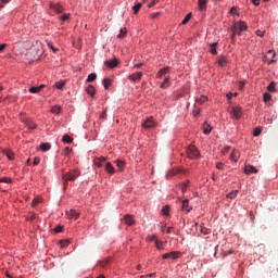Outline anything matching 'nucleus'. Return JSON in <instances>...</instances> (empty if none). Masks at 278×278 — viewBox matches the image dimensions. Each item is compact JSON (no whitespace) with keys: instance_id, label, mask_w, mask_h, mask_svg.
<instances>
[{"instance_id":"1","label":"nucleus","mask_w":278,"mask_h":278,"mask_svg":"<svg viewBox=\"0 0 278 278\" xmlns=\"http://www.w3.org/2000/svg\"><path fill=\"white\" fill-rule=\"evenodd\" d=\"M245 29H247V23H244L243 21H240L239 23L233 24V26L231 27L232 42H236V36H240V34H242Z\"/></svg>"},{"instance_id":"54","label":"nucleus","mask_w":278,"mask_h":278,"mask_svg":"<svg viewBox=\"0 0 278 278\" xmlns=\"http://www.w3.org/2000/svg\"><path fill=\"white\" fill-rule=\"evenodd\" d=\"M0 184H10V178H0Z\"/></svg>"},{"instance_id":"57","label":"nucleus","mask_w":278,"mask_h":278,"mask_svg":"<svg viewBox=\"0 0 278 278\" xmlns=\"http://www.w3.org/2000/svg\"><path fill=\"white\" fill-rule=\"evenodd\" d=\"M187 188H188V182L182 184V186H181L182 192H186Z\"/></svg>"},{"instance_id":"37","label":"nucleus","mask_w":278,"mask_h":278,"mask_svg":"<svg viewBox=\"0 0 278 278\" xmlns=\"http://www.w3.org/2000/svg\"><path fill=\"white\" fill-rule=\"evenodd\" d=\"M140 8H142V3H137L136 5H134V14H138V12H140Z\"/></svg>"},{"instance_id":"11","label":"nucleus","mask_w":278,"mask_h":278,"mask_svg":"<svg viewBox=\"0 0 278 278\" xmlns=\"http://www.w3.org/2000/svg\"><path fill=\"white\" fill-rule=\"evenodd\" d=\"M50 8H51V10H54V11L58 12L59 14L64 10L63 7H62V4H60V3H53V2L50 3Z\"/></svg>"},{"instance_id":"50","label":"nucleus","mask_w":278,"mask_h":278,"mask_svg":"<svg viewBox=\"0 0 278 278\" xmlns=\"http://www.w3.org/2000/svg\"><path fill=\"white\" fill-rule=\"evenodd\" d=\"M110 264V261H102L100 262L101 268H105Z\"/></svg>"},{"instance_id":"56","label":"nucleus","mask_w":278,"mask_h":278,"mask_svg":"<svg viewBox=\"0 0 278 278\" xmlns=\"http://www.w3.org/2000/svg\"><path fill=\"white\" fill-rule=\"evenodd\" d=\"M256 36H260V38H263L264 30H256Z\"/></svg>"},{"instance_id":"58","label":"nucleus","mask_w":278,"mask_h":278,"mask_svg":"<svg viewBox=\"0 0 278 278\" xmlns=\"http://www.w3.org/2000/svg\"><path fill=\"white\" fill-rule=\"evenodd\" d=\"M71 242L68 241H61V247H68Z\"/></svg>"},{"instance_id":"27","label":"nucleus","mask_w":278,"mask_h":278,"mask_svg":"<svg viewBox=\"0 0 278 278\" xmlns=\"http://www.w3.org/2000/svg\"><path fill=\"white\" fill-rule=\"evenodd\" d=\"M115 164H116L117 168H119V170H124V168H125V161L116 160Z\"/></svg>"},{"instance_id":"42","label":"nucleus","mask_w":278,"mask_h":278,"mask_svg":"<svg viewBox=\"0 0 278 278\" xmlns=\"http://www.w3.org/2000/svg\"><path fill=\"white\" fill-rule=\"evenodd\" d=\"M181 173H184V169H175L174 172H170V173L168 174V176H169V177H173V175H179V174H181Z\"/></svg>"},{"instance_id":"44","label":"nucleus","mask_w":278,"mask_h":278,"mask_svg":"<svg viewBox=\"0 0 278 278\" xmlns=\"http://www.w3.org/2000/svg\"><path fill=\"white\" fill-rule=\"evenodd\" d=\"M205 101H207V97L205 96H202L201 98L197 99V103H200V104L205 103Z\"/></svg>"},{"instance_id":"29","label":"nucleus","mask_w":278,"mask_h":278,"mask_svg":"<svg viewBox=\"0 0 278 278\" xmlns=\"http://www.w3.org/2000/svg\"><path fill=\"white\" fill-rule=\"evenodd\" d=\"M61 112H62V106L60 105L52 106L51 109L52 114H60Z\"/></svg>"},{"instance_id":"47","label":"nucleus","mask_w":278,"mask_h":278,"mask_svg":"<svg viewBox=\"0 0 278 278\" xmlns=\"http://www.w3.org/2000/svg\"><path fill=\"white\" fill-rule=\"evenodd\" d=\"M263 99L266 102V101H270V99H273V97L270 96V93H264Z\"/></svg>"},{"instance_id":"52","label":"nucleus","mask_w":278,"mask_h":278,"mask_svg":"<svg viewBox=\"0 0 278 278\" xmlns=\"http://www.w3.org/2000/svg\"><path fill=\"white\" fill-rule=\"evenodd\" d=\"M68 18H71V14H63L61 16V20L64 22V21H68Z\"/></svg>"},{"instance_id":"46","label":"nucleus","mask_w":278,"mask_h":278,"mask_svg":"<svg viewBox=\"0 0 278 278\" xmlns=\"http://www.w3.org/2000/svg\"><path fill=\"white\" fill-rule=\"evenodd\" d=\"M244 86H247V81L240 80L239 85H238L239 90H242L244 88Z\"/></svg>"},{"instance_id":"24","label":"nucleus","mask_w":278,"mask_h":278,"mask_svg":"<svg viewBox=\"0 0 278 278\" xmlns=\"http://www.w3.org/2000/svg\"><path fill=\"white\" fill-rule=\"evenodd\" d=\"M25 125L28 127V129H36V127H37L36 123H34V121H31V119H27L25 122Z\"/></svg>"},{"instance_id":"35","label":"nucleus","mask_w":278,"mask_h":278,"mask_svg":"<svg viewBox=\"0 0 278 278\" xmlns=\"http://www.w3.org/2000/svg\"><path fill=\"white\" fill-rule=\"evenodd\" d=\"M40 149H41V151H49L51 149V144L50 143H41Z\"/></svg>"},{"instance_id":"7","label":"nucleus","mask_w":278,"mask_h":278,"mask_svg":"<svg viewBox=\"0 0 278 278\" xmlns=\"http://www.w3.org/2000/svg\"><path fill=\"white\" fill-rule=\"evenodd\" d=\"M244 173H245V175H252V174L260 173V170L257 168H255V166H253V165H245Z\"/></svg>"},{"instance_id":"20","label":"nucleus","mask_w":278,"mask_h":278,"mask_svg":"<svg viewBox=\"0 0 278 278\" xmlns=\"http://www.w3.org/2000/svg\"><path fill=\"white\" fill-rule=\"evenodd\" d=\"M170 77L165 76L164 81L161 84L160 88L166 89L170 86Z\"/></svg>"},{"instance_id":"5","label":"nucleus","mask_w":278,"mask_h":278,"mask_svg":"<svg viewBox=\"0 0 278 278\" xmlns=\"http://www.w3.org/2000/svg\"><path fill=\"white\" fill-rule=\"evenodd\" d=\"M163 260H179L181 257V252L172 251L162 255Z\"/></svg>"},{"instance_id":"43","label":"nucleus","mask_w":278,"mask_h":278,"mask_svg":"<svg viewBox=\"0 0 278 278\" xmlns=\"http://www.w3.org/2000/svg\"><path fill=\"white\" fill-rule=\"evenodd\" d=\"M260 134H262V128L261 127L255 128L254 131H253V136L255 138H257V136H260Z\"/></svg>"},{"instance_id":"13","label":"nucleus","mask_w":278,"mask_h":278,"mask_svg":"<svg viewBox=\"0 0 278 278\" xmlns=\"http://www.w3.org/2000/svg\"><path fill=\"white\" fill-rule=\"evenodd\" d=\"M67 216L68 218H73L74 220H77L79 218V213H77V211L75 210H71L70 212H67Z\"/></svg>"},{"instance_id":"55","label":"nucleus","mask_w":278,"mask_h":278,"mask_svg":"<svg viewBox=\"0 0 278 278\" xmlns=\"http://www.w3.org/2000/svg\"><path fill=\"white\" fill-rule=\"evenodd\" d=\"M155 240H157V236L153 235L149 237V242H155Z\"/></svg>"},{"instance_id":"16","label":"nucleus","mask_w":278,"mask_h":278,"mask_svg":"<svg viewBox=\"0 0 278 278\" xmlns=\"http://www.w3.org/2000/svg\"><path fill=\"white\" fill-rule=\"evenodd\" d=\"M169 71V67H164L162 70H160L156 74V77H159V79H162V77H164Z\"/></svg>"},{"instance_id":"59","label":"nucleus","mask_w":278,"mask_h":278,"mask_svg":"<svg viewBox=\"0 0 278 278\" xmlns=\"http://www.w3.org/2000/svg\"><path fill=\"white\" fill-rule=\"evenodd\" d=\"M226 97H227L228 101H231V99H233V93L229 92V93H227Z\"/></svg>"},{"instance_id":"26","label":"nucleus","mask_w":278,"mask_h":278,"mask_svg":"<svg viewBox=\"0 0 278 278\" xmlns=\"http://www.w3.org/2000/svg\"><path fill=\"white\" fill-rule=\"evenodd\" d=\"M102 84H103L104 89L109 90L110 86H112V80L110 78H104Z\"/></svg>"},{"instance_id":"22","label":"nucleus","mask_w":278,"mask_h":278,"mask_svg":"<svg viewBox=\"0 0 278 278\" xmlns=\"http://www.w3.org/2000/svg\"><path fill=\"white\" fill-rule=\"evenodd\" d=\"M3 155H7L8 160H14V152L11 150H2Z\"/></svg>"},{"instance_id":"9","label":"nucleus","mask_w":278,"mask_h":278,"mask_svg":"<svg viewBox=\"0 0 278 278\" xmlns=\"http://www.w3.org/2000/svg\"><path fill=\"white\" fill-rule=\"evenodd\" d=\"M128 79L130 81H140V79H142V72H137V73L130 74L128 76Z\"/></svg>"},{"instance_id":"18","label":"nucleus","mask_w":278,"mask_h":278,"mask_svg":"<svg viewBox=\"0 0 278 278\" xmlns=\"http://www.w3.org/2000/svg\"><path fill=\"white\" fill-rule=\"evenodd\" d=\"M86 92H87V94H89L90 97H94V93L97 92V89H94V86L89 85V86L86 88Z\"/></svg>"},{"instance_id":"60","label":"nucleus","mask_w":278,"mask_h":278,"mask_svg":"<svg viewBox=\"0 0 278 278\" xmlns=\"http://www.w3.org/2000/svg\"><path fill=\"white\" fill-rule=\"evenodd\" d=\"M223 166H224V165H223V163H220V162L216 164V168H218V170H223Z\"/></svg>"},{"instance_id":"21","label":"nucleus","mask_w":278,"mask_h":278,"mask_svg":"<svg viewBox=\"0 0 278 278\" xmlns=\"http://www.w3.org/2000/svg\"><path fill=\"white\" fill-rule=\"evenodd\" d=\"M105 157L104 156H101V157H98L94 160V164L96 166H98V168H101V166H103V162H105Z\"/></svg>"},{"instance_id":"17","label":"nucleus","mask_w":278,"mask_h":278,"mask_svg":"<svg viewBox=\"0 0 278 278\" xmlns=\"http://www.w3.org/2000/svg\"><path fill=\"white\" fill-rule=\"evenodd\" d=\"M198 4L201 12L207 10V0H199Z\"/></svg>"},{"instance_id":"30","label":"nucleus","mask_w":278,"mask_h":278,"mask_svg":"<svg viewBox=\"0 0 278 278\" xmlns=\"http://www.w3.org/2000/svg\"><path fill=\"white\" fill-rule=\"evenodd\" d=\"M155 247L157 251H164V242L155 240Z\"/></svg>"},{"instance_id":"62","label":"nucleus","mask_w":278,"mask_h":278,"mask_svg":"<svg viewBox=\"0 0 278 278\" xmlns=\"http://www.w3.org/2000/svg\"><path fill=\"white\" fill-rule=\"evenodd\" d=\"M38 203H40V200L35 199V200L33 201V207H36V205H38Z\"/></svg>"},{"instance_id":"51","label":"nucleus","mask_w":278,"mask_h":278,"mask_svg":"<svg viewBox=\"0 0 278 278\" xmlns=\"http://www.w3.org/2000/svg\"><path fill=\"white\" fill-rule=\"evenodd\" d=\"M38 164H40V157L36 156V157L34 159L33 165H34V166H38Z\"/></svg>"},{"instance_id":"40","label":"nucleus","mask_w":278,"mask_h":278,"mask_svg":"<svg viewBox=\"0 0 278 278\" xmlns=\"http://www.w3.org/2000/svg\"><path fill=\"white\" fill-rule=\"evenodd\" d=\"M28 92H30L31 94H36V93L40 92V89H39V87H30L28 89Z\"/></svg>"},{"instance_id":"2","label":"nucleus","mask_w":278,"mask_h":278,"mask_svg":"<svg viewBox=\"0 0 278 278\" xmlns=\"http://www.w3.org/2000/svg\"><path fill=\"white\" fill-rule=\"evenodd\" d=\"M187 156L189 157V160H199V157H201V153L199 152L197 147L189 146L187 148Z\"/></svg>"},{"instance_id":"8","label":"nucleus","mask_w":278,"mask_h":278,"mask_svg":"<svg viewBox=\"0 0 278 278\" xmlns=\"http://www.w3.org/2000/svg\"><path fill=\"white\" fill-rule=\"evenodd\" d=\"M124 223L125 225H128V227H131L132 225H136V219L134 218L132 215H125Z\"/></svg>"},{"instance_id":"10","label":"nucleus","mask_w":278,"mask_h":278,"mask_svg":"<svg viewBox=\"0 0 278 278\" xmlns=\"http://www.w3.org/2000/svg\"><path fill=\"white\" fill-rule=\"evenodd\" d=\"M104 64L105 66H109V68H116V66H118V61L116 59L108 60Z\"/></svg>"},{"instance_id":"63","label":"nucleus","mask_w":278,"mask_h":278,"mask_svg":"<svg viewBox=\"0 0 278 278\" xmlns=\"http://www.w3.org/2000/svg\"><path fill=\"white\" fill-rule=\"evenodd\" d=\"M5 47H8V45H7V43H2V45H0V52H1V51H3V49H5Z\"/></svg>"},{"instance_id":"38","label":"nucleus","mask_w":278,"mask_h":278,"mask_svg":"<svg viewBox=\"0 0 278 278\" xmlns=\"http://www.w3.org/2000/svg\"><path fill=\"white\" fill-rule=\"evenodd\" d=\"M219 66H226L227 65V59L225 56H220L218 60Z\"/></svg>"},{"instance_id":"34","label":"nucleus","mask_w":278,"mask_h":278,"mask_svg":"<svg viewBox=\"0 0 278 278\" xmlns=\"http://www.w3.org/2000/svg\"><path fill=\"white\" fill-rule=\"evenodd\" d=\"M238 190L231 191L227 194V199H236L238 197Z\"/></svg>"},{"instance_id":"12","label":"nucleus","mask_w":278,"mask_h":278,"mask_svg":"<svg viewBox=\"0 0 278 278\" xmlns=\"http://www.w3.org/2000/svg\"><path fill=\"white\" fill-rule=\"evenodd\" d=\"M105 170H106V173H109V175H114V173H116L114 165H112V163H110V162L106 163Z\"/></svg>"},{"instance_id":"14","label":"nucleus","mask_w":278,"mask_h":278,"mask_svg":"<svg viewBox=\"0 0 278 278\" xmlns=\"http://www.w3.org/2000/svg\"><path fill=\"white\" fill-rule=\"evenodd\" d=\"M239 159H240V152H238V150H233L230 154L231 162H238Z\"/></svg>"},{"instance_id":"23","label":"nucleus","mask_w":278,"mask_h":278,"mask_svg":"<svg viewBox=\"0 0 278 278\" xmlns=\"http://www.w3.org/2000/svg\"><path fill=\"white\" fill-rule=\"evenodd\" d=\"M200 231L203 233V236H210V233H212V231L207 229L203 224L200 225Z\"/></svg>"},{"instance_id":"49","label":"nucleus","mask_w":278,"mask_h":278,"mask_svg":"<svg viewBox=\"0 0 278 278\" xmlns=\"http://www.w3.org/2000/svg\"><path fill=\"white\" fill-rule=\"evenodd\" d=\"M267 88H268L269 92H275V83H270Z\"/></svg>"},{"instance_id":"53","label":"nucleus","mask_w":278,"mask_h":278,"mask_svg":"<svg viewBox=\"0 0 278 278\" xmlns=\"http://www.w3.org/2000/svg\"><path fill=\"white\" fill-rule=\"evenodd\" d=\"M160 3V0H153L152 2L149 3V8H153L154 5H157Z\"/></svg>"},{"instance_id":"36","label":"nucleus","mask_w":278,"mask_h":278,"mask_svg":"<svg viewBox=\"0 0 278 278\" xmlns=\"http://www.w3.org/2000/svg\"><path fill=\"white\" fill-rule=\"evenodd\" d=\"M125 36H127V28H121L117 38H124Z\"/></svg>"},{"instance_id":"6","label":"nucleus","mask_w":278,"mask_h":278,"mask_svg":"<svg viewBox=\"0 0 278 278\" xmlns=\"http://www.w3.org/2000/svg\"><path fill=\"white\" fill-rule=\"evenodd\" d=\"M230 114L236 118V121H240L242 118V108L232 106Z\"/></svg>"},{"instance_id":"41","label":"nucleus","mask_w":278,"mask_h":278,"mask_svg":"<svg viewBox=\"0 0 278 278\" xmlns=\"http://www.w3.org/2000/svg\"><path fill=\"white\" fill-rule=\"evenodd\" d=\"M53 231L55 233H62V231H64V226H56L54 227Z\"/></svg>"},{"instance_id":"61","label":"nucleus","mask_w":278,"mask_h":278,"mask_svg":"<svg viewBox=\"0 0 278 278\" xmlns=\"http://www.w3.org/2000/svg\"><path fill=\"white\" fill-rule=\"evenodd\" d=\"M236 12H238V9L236 7H232L230 9V14H236Z\"/></svg>"},{"instance_id":"28","label":"nucleus","mask_w":278,"mask_h":278,"mask_svg":"<svg viewBox=\"0 0 278 278\" xmlns=\"http://www.w3.org/2000/svg\"><path fill=\"white\" fill-rule=\"evenodd\" d=\"M62 141L65 143V144H71V142H73V138L68 135H64L63 138H62Z\"/></svg>"},{"instance_id":"45","label":"nucleus","mask_w":278,"mask_h":278,"mask_svg":"<svg viewBox=\"0 0 278 278\" xmlns=\"http://www.w3.org/2000/svg\"><path fill=\"white\" fill-rule=\"evenodd\" d=\"M169 212H170V208L168 206H164L162 210V213L164 214V216H168Z\"/></svg>"},{"instance_id":"4","label":"nucleus","mask_w":278,"mask_h":278,"mask_svg":"<svg viewBox=\"0 0 278 278\" xmlns=\"http://www.w3.org/2000/svg\"><path fill=\"white\" fill-rule=\"evenodd\" d=\"M141 126L143 129H153L157 127V122L153 117H148L141 123Z\"/></svg>"},{"instance_id":"31","label":"nucleus","mask_w":278,"mask_h":278,"mask_svg":"<svg viewBox=\"0 0 278 278\" xmlns=\"http://www.w3.org/2000/svg\"><path fill=\"white\" fill-rule=\"evenodd\" d=\"M64 86H66V83L64 80H60V81L55 83V88H58V90H62V88H64Z\"/></svg>"},{"instance_id":"3","label":"nucleus","mask_w":278,"mask_h":278,"mask_svg":"<svg viewBox=\"0 0 278 278\" xmlns=\"http://www.w3.org/2000/svg\"><path fill=\"white\" fill-rule=\"evenodd\" d=\"M81 173L79 172V169H73L63 175V181H75V179H77V177H79Z\"/></svg>"},{"instance_id":"15","label":"nucleus","mask_w":278,"mask_h":278,"mask_svg":"<svg viewBox=\"0 0 278 278\" xmlns=\"http://www.w3.org/2000/svg\"><path fill=\"white\" fill-rule=\"evenodd\" d=\"M203 134H205V136H208V134H212V126L207 124V122L203 124Z\"/></svg>"},{"instance_id":"64","label":"nucleus","mask_w":278,"mask_h":278,"mask_svg":"<svg viewBox=\"0 0 278 278\" xmlns=\"http://www.w3.org/2000/svg\"><path fill=\"white\" fill-rule=\"evenodd\" d=\"M253 5H260V0H251Z\"/></svg>"},{"instance_id":"32","label":"nucleus","mask_w":278,"mask_h":278,"mask_svg":"<svg viewBox=\"0 0 278 278\" xmlns=\"http://www.w3.org/2000/svg\"><path fill=\"white\" fill-rule=\"evenodd\" d=\"M216 42L211 45L210 52L212 53V55H216L218 53V51H216Z\"/></svg>"},{"instance_id":"48","label":"nucleus","mask_w":278,"mask_h":278,"mask_svg":"<svg viewBox=\"0 0 278 278\" xmlns=\"http://www.w3.org/2000/svg\"><path fill=\"white\" fill-rule=\"evenodd\" d=\"M100 118H102V121H105V118H108V111L104 110L101 115H100Z\"/></svg>"},{"instance_id":"19","label":"nucleus","mask_w":278,"mask_h":278,"mask_svg":"<svg viewBox=\"0 0 278 278\" xmlns=\"http://www.w3.org/2000/svg\"><path fill=\"white\" fill-rule=\"evenodd\" d=\"M182 210L185 212H190L192 210V206H190V201L188 200L182 201Z\"/></svg>"},{"instance_id":"39","label":"nucleus","mask_w":278,"mask_h":278,"mask_svg":"<svg viewBox=\"0 0 278 278\" xmlns=\"http://www.w3.org/2000/svg\"><path fill=\"white\" fill-rule=\"evenodd\" d=\"M201 112V109H199L197 105H194L193 110H192V116L197 117L199 116Z\"/></svg>"},{"instance_id":"33","label":"nucleus","mask_w":278,"mask_h":278,"mask_svg":"<svg viewBox=\"0 0 278 278\" xmlns=\"http://www.w3.org/2000/svg\"><path fill=\"white\" fill-rule=\"evenodd\" d=\"M190 18H192V13H188L185 18L181 22V25H186L188 24V22L190 21Z\"/></svg>"},{"instance_id":"25","label":"nucleus","mask_w":278,"mask_h":278,"mask_svg":"<svg viewBox=\"0 0 278 278\" xmlns=\"http://www.w3.org/2000/svg\"><path fill=\"white\" fill-rule=\"evenodd\" d=\"M97 80V74L96 73H91L88 75L86 81L87 84H91V81H96Z\"/></svg>"}]
</instances>
